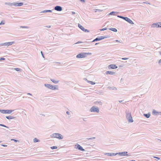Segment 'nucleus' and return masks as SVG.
Returning <instances> with one entry per match:
<instances>
[{
	"label": "nucleus",
	"instance_id": "1",
	"mask_svg": "<svg viewBox=\"0 0 161 161\" xmlns=\"http://www.w3.org/2000/svg\"><path fill=\"white\" fill-rule=\"evenodd\" d=\"M91 53H80L76 56V58H82L86 57L87 55H91Z\"/></svg>",
	"mask_w": 161,
	"mask_h": 161
},
{
	"label": "nucleus",
	"instance_id": "2",
	"mask_svg": "<svg viewBox=\"0 0 161 161\" xmlns=\"http://www.w3.org/2000/svg\"><path fill=\"white\" fill-rule=\"evenodd\" d=\"M52 138H56L58 139H62L63 138V136L60 134L54 133L51 136Z\"/></svg>",
	"mask_w": 161,
	"mask_h": 161
},
{
	"label": "nucleus",
	"instance_id": "3",
	"mask_svg": "<svg viewBox=\"0 0 161 161\" xmlns=\"http://www.w3.org/2000/svg\"><path fill=\"white\" fill-rule=\"evenodd\" d=\"M45 86L47 87V88L52 90H55L58 89L57 86H53L51 84H45Z\"/></svg>",
	"mask_w": 161,
	"mask_h": 161
},
{
	"label": "nucleus",
	"instance_id": "4",
	"mask_svg": "<svg viewBox=\"0 0 161 161\" xmlns=\"http://www.w3.org/2000/svg\"><path fill=\"white\" fill-rule=\"evenodd\" d=\"M13 111V110H0V112L2 114H10Z\"/></svg>",
	"mask_w": 161,
	"mask_h": 161
},
{
	"label": "nucleus",
	"instance_id": "5",
	"mask_svg": "<svg viewBox=\"0 0 161 161\" xmlns=\"http://www.w3.org/2000/svg\"><path fill=\"white\" fill-rule=\"evenodd\" d=\"M90 111L91 112H96L97 113H98L99 112V109L97 107L94 106L91 108L90 109Z\"/></svg>",
	"mask_w": 161,
	"mask_h": 161
},
{
	"label": "nucleus",
	"instance_id": "6",
	"mask_svg": "<svg viewBox=\"0 0 161 161\" xmlns=\"http://www.w3.org/2000/svg\"><path fill=\"white\" fill-rule=\"evenodd\" d=\"M75 147L78 150L82 151H85L84 149H83L82 147H81L80 145L78 144L75 145Z\"/></svg>",
	"mask_w": 161,
	"mask_h": 161
},
{
	"label": "nucleus",
	"instance_id": "7",
	"mask_svg": "<svg viewBox=\"0 0 161 161\" xmlns=\"http://www.w3.org/2000/svg\"><path fill=\"white\" fill-rule=\"evenodd\" d=\"M11 5L15 6H20L23 5V3H14L11 4Z\"/></svg>",
	"mask_w": 161,
	"mask_h": 161
},
{
	"label": "nucleus",
	"instance_id": "8",
	"mask_svg": "<svg viewBox=\"0 0 161 161\" xmlns=\"http://www.w3.org/2000/svg\"><path fill=\"white\" fill-rule=\"evenodd\" d=\"M127 118L129 120V121L130 122H133V121L132 120V117L131 116L130 114H128L127 115Z\"/></svg>",
	"mask_w": 161,
	"mask_h": 161
},
{
	"label": "nucleus",
	"instance_id": "9",
	"mask_svg": "<svg viewBox=\"0 0 161 161\" xmlns=\"http://www.w3.org/2000/svg\"><path fill=\"white\" fill-rule=\"evenodd\" d=\"M125 20L130 24H134V23L128 17H125Z\"/></svg>",
	"mask_w": 161,
	"mask_h": 161
},
{
	"label": "nucleus",
	"instance_id": "10",
	"mask_svg": "<svg viewBox=\"0 0 161 161\" xmlns=\"http://www.w3.org/2000/svg\"><path fill=\"white\" fill-rule=\"evenodd\" d=\"M118 67L116 66L115 64H111L108 66L109 68L112 69H115L117 68Z\"/></svg>",
	"mask_w": 161,
	"mask_h": 161
},
{
	"label": "nucleus",
	"instance_id": "11",
	"mask_svg": "<svg viewBox=\"0 0 161 161\" xmlns=\"http://www.w3.org/2000/svg\"><path fill=\"white\" fill-rule=\"evenodd\" d=\"M54 9L58 11H61L62 10V7L60 6H57L55 7Z\"/></svg>",
	"mask_w": 161,
	"mask_h": 161
},
{
	"label": "nucleus",
	"instance_id": "12",
	"mask_svg": "<svg viewBox=\"0 0 161 161\" xmlns=\"http://www.w3.org/2000/svg\"><path fill=\"white\" fill-rule=\"evenodd\" d=\"M127 152H123L120 153H119V154L120 155V156H125L128 155L127 154Z\"/></svg>",
	"mask_w": 161,
	"mask_h": 161
},
{
	"label": "nucleus",
	"instance_id": "13",
	"mask_svg": "<svg viewBox=\"0 0 161 161\" xmlns=\"http://www.w3.org/2000/svg\"><path fill=\"white\" fill-rule=\"evenodd\" d=\"M14 43V42H6L5 43V45L7 46H9L10 45H12Z\"/></svg>",
	"mask_w": 161,
	"mask_h": 161
},
{
	"label": "nucleus",
	"instance_id": "14",
	"mask_svg": "<svg viewBox=\"0 0 161 161\" xmlns=\"http://www.w3.org/2000/svg\"><path fill=\"white\" fill-rule=\"evenodd\" d=\"M105 154L107 155H108V156H112L115 155L116 154H115L114 153H106Z\"/></svg>",
	"mask_w": 161,
	"mask_h": 161
},
{
	"label": "nucleus",
	"instance_id": "15",
	"mask_svg": "<svg viewBox=\"0 0 161 161\" xmlns=\"http://www.w3.org/2000/svg\"><path fill=\"white\" fill-rule=\"evenodd\" d=\"M106 73L107 74H110V75H113L115 74V72H112V71H107L106 72Z\"/></svg>",
	"mask_w": 161,
	"mask_h": 161
},
{
	"label": "nucleus",
	"instance_id": "16",
	"mask_svg": "<svg viewBox=\"0 0 161 161\" xmlns=\"http://www.w3.org/2000/svg\"><path fill=\"white\" fill-rule=\"evenodd\" d=\"M78 26L81 30H82L83 31H84L85 28L80 24H78Z\"/></svg>",
	"mask_w": 161,
	"mask_h": 161
},
{
	"label": "nucleus",
	"instance_id": "17",
	"mask_svg": "<svg viewBox=\"0 0 161 161\" xmlns=\"http://www.w3.org/2000/svg\"><path fill=\"white\" fill-rule=\"evenodd\" d=\"M152 113L153 115H156L158 114V112L156 111L155 110H153L152 112Z\"/></svg>",
	"mask_w": 161,
	"mask_h": 161
},
{
	"label": "nucleus",
	"instance_id": "18",
	"mask_svg": "<svg viewBox=\"0 0 161 161\" xmlns=\"http://www.w3.org/2000/svg\"><path fill=\"white\" fill-rule=\"evenodd\" d=\"M158 24L155 23L153 24L152 25V27L153 28L155 27H158Z\"/></svg>",
	"mask_w": 161,
	"mask_h": 161
},
{
	"label": "nucleus",
	"instance_id": "19",
	"mask_svg": "<svg viewBox=\"0 0 161 161\" xmlns=\"http://www.w3.org/2000/svg\"><path fill=\"white\" fill-rule=\"evenodd\" d=\"M109 30H111V31H113L114 32L117 31V30L116 28H110Z\"/></svg>",
	"mask_w": 161,
	"mask_h": 161
},
{
	"label": "nucleus",
	"instance_id": "20",
	"mask_svg": "<svg viewBox=\"0 0 161 161\" xmlns=\"http://www.w3.org/2000/svg\"><path fill=\"white\" fill-rule=\"evenodd\" d=\"M51 81H52L53 83H57L58 82V81H57V80H54L53 79H51Z\"/></svg>",
	"mask_w": 161,
	"mask_h": 161
},
{
	"label": "nucleus",
	"instance_id": "21",
	"mask_svg": "<svg viewBox=\"0 0 161 161\" xmlns=\"http://www.w3.org/2000/svg\"><path fill=\"white\" fill-rule=\"evenodd\" d=\"M103 39V38H96L95 39H94L93 41V42H94V41H99V40H101V39Z\"/></svg>",
	"mask_w": 161,
	"mask_h": 161
},
{
	"label": "nucleus",
	"instance_id": "22",
	"mask_svg": "<svg viewBox=\"0 0 161 161\" xmlns=\"http://www.w3.org/2000/svg\"><path fill=\"white\" fill-rule=\"evenodd\" d=\"M33 141L34 142L36 143L39 142V140L36 138H35L33 139Z\"/></svg>",
	"mask_w": 161,
	"mask_h": 161
},
{
	"label": "nucleus",
	"instance_id": "23",
	"mask_svg": "<svg viewBox=\"0 0 161 161\" xmlns=\"http://www.w3.org/2000/svg\"><path fill=\"white\" fill-rule=\"evenodd\" d=\"M6 118L8 119H14V117L11 116H7Z\"/></svg>",
	"mask_w": 161,
	"mask_h": 161
},
{
	"label": "nucleus",
	"instance_id": "24",
	"mask_svg": "<svg viewBox=\"0 0 161 161\" xmlns=\"http://www.w3.org/2000/svg\"><path fill=\"white\" fill-rule=\"evenodd\" d=\"M88 82L92 85H94L95 84V82L92 81H88Z\"/></svg>",
	"mask_w": 161,
	"mask_h": 161
},
{
	"label": "nucleus",
	"instance_id": "25",
	"mask_svg": "<svg viewBox=\"0 0 161 161\" xmlns=\"http://www.w3.org/2000/svg\"><path fill=\"white\" fill-rule=\"evenodd\" d=\"M144 115L147 118H149L150 116V115L149 114H144Z\"/></svg>",
	"mask_w": 161,
	"mask_h": 161
},
{
	"label": "nucleus",
	"instance_id": "26",
	"mask_svg": "<svg viewBox=\"0 0 161 161\" xmlns=\"http://www.w3.org/2000/svg\"><path fill=\"white\" fill-rule=\"evenodd\" d=\"M51 148L52 149H56L57 148V147L56 146H53L51 147Z\"/></svg>",
	"mask_w": 161,
	"mask_h": 161
},
{
	"label": "nucleus",
	"instance_id": "27",
	"mask_svg": "<svg viewBox=\"0 0 161 161\" xmlns=\"http://www.w3.org/2000/svg\"><path fill=\"white\" fill-rule=\"evenodd\" d=\"M158 27H161V22L158 23Z\"/></svg>",
	"mask_w": 161,
	"mask_h": 161
},
{
	"label": "nucleus",
	"instance_id": "28",
	"mask_svg": "<svg viewBox=\"0 0 161 161\" xmlns=\"http://www.w3.org/2000/svg\"><path fill=\"white\" fill-rule=\"evenodd\" d=\"M14 69L17 71H20L21 70L20 69L18 68H15Z\"/></svg>",
	"mask_w": 161,
	"mask_h": 161
},
{
	"label": "nucleus",
	"instance_id": "29",
	"mask_svg": "<svg viewBox=\"0 0 161 161\" xmlns=\"http://www.w3.org/2000/svg\"><path fill=\"white\" fill-rule=\"evenodd\" d=\"M118 17L121 18L122 19H123L124 20H125V17H124L120 16H118Z\"/></svg>",
	"mask_w": 161,
	"mask_h": 161
},
{
	"label": "nucleus",
	"instance_id": "30",
	"mask_svg": "<svg viewBox=\"0 0 161 161\" xmlns=\"http://www.w3.org/2000/svg\"><path fill=\"white\" fill-rule=\"evenodd\" d=\"M51 12V10H47L45 11H44L43 12Z\"/></svg>",
	"mask_w": 161,
	"mask_h": 161
},
{
	"label": "nucleus",
	"instance_id": "31",
	"mask_svg": "<svg viewBox=\"0 0 161 161\" xmlns=\"http://www.w3.org/2000/svg\"><path fill=\"white\" fill-rule=\"evenodd\" d=\"M11 141H14L15 142H18V140H15V139H11Z\"/></svg>",
	"mask_w": 161,
	"mask_h": 161
},
{
	"label": "nucleus",
	"instance_id": "32",
	"mask_svg": "<svg viewBox=\"0 0 161 161\" xmlns=\"http://www.w3.org/2000/svg\"><path fill=\"white\" fill-rule=\"evenodd\" d=\"M153 158H156V159H157L158 160H159L160 159V158H159L156 156H153Z\"/></svg>",
	"mask_w": 161,
	"mask_h": 161
},
{
	"label": "nucleus",
	"instance_id": "33",
	"mask_svg": "<svg viewBox=\"0 0 161 161\" xmlns=\"http://www.w3.org/2000/svg\"><path fill=\"white\" fill-rule=\"evenodd\" d=\"M122 59L123 60H127V59H128V58H122Z\"/></svg>",
	"mask_w": 161,
	"mask_h": 161
},
{
	"label": "nucleus",
	"instance_id": "34",
	"mask_svg": "<svg viewBox=\"0 0 161 161\" xmlns=\"http://www.w3.org/2000/svg\"><path fill=\"white\" fill-rule=\"evenodd\" d=\"M5 59V58H2L0 59V60H3Z\"/></svg>",
	"mask_w": 161,
	"mask_h": 161
},
{
	"label": "nucleus",
	"instance_id": "35",
	"mask_svg": "<svg viewBox=\"0 0 161 161\" xmlns=\"http://www.w3.org/2000/svg\"><path fill=\"white\" fill-rule=\"evenodd\" d=\"M84 31L85 32H89V31L85 29V30Z\"/></svg>",
	"mask_w": 161,
	"mask_h": 161
},
{
	"label": "nucleus",
	"instance_id": "36",
	"mask_svg": "<svg viewBox=\"0 0 161 161\" xmlns=\"http://www.w3.org/2000/svg\"><path fill=\"white\" fill-rule=\"evenodd\" d=\"M2 145L4 147H7V145Z\"/></svg>",
	"mask_w": 161,
	"mask_h": 161
},
{
	"label": "nucleus",
	"instance_id": "37",
	"mask_svg": "<svg viewBox=\"0 0 161 161\" xmlns=\"http://www.w3.org/2000/svg\"><path fill=\"white\" fill-rule=\"evenodd\" d=\"M95 138V137H93V138H88V140H90V139H94Z\"/></svg>",
	"mask_w": 161,
	"mask_h": 161
},
{
	"label": "nucleus",
	"instance_id": "38",
	"mask_svg": "<svg viewBox=\"0 0 161 161\" xmlns=\"http://www.w3.org/2000/svg\"><path fill=\"white\" fill-rule=\"evenodd\" d=\"M106 30V28H103V29H102V30H101V31H104V30Z\"/></svg>",
	"mask_w": 161,
	"mask_h": 161
},
{
	"label": "nucleus",
	"instance_id": "39",
	"mask_svg": "<svg viewBox=\"0 0 161 161\" xmlns=\"http://www.w3.org/2000/svg\"><path fill=\"white\" fill-rule=\"evenodd\" d=\"M0 125L2 126H4V127H5V125H2V124H0Z\"/></svg>",
	"mask_w": 161,
	"mask_h": 161
},
{
	"label": "nucleus",
	"instance_id": "40",
	"mask_svg": "<svg viewBox=\"0 0 161 161\" xmlns=\"http://www.w3.org/2000/svg\"><path fill=\"white\" fill-rule=\"evenodd\" d=\"M72 14H75V12H72Z\"/></svg>",
	"mask_w": 161,
	"mask_h": 161
},
{
	"label": "nucleus",
	"instance_id": "41",
	"mask_svg": "<svg viewBox=\"0 0 161 161\" xmlns=\"http://www.w3.org/2000/svg\"><path fill=\"white\" fill-rule=\"evenodd\" d=\"M21 27L22 28H27V27Z\"/></svg>",
	"mask_w": 161,
	"mask_h": 161
},
{
	"label": "nucleus",
	"instance_id": "42",
	"mask_svg": "<svg viewBox=\"0 0 161 161\" xmlns=\"http://www.w3.org/2000/svg\"><path fill=\"white\" fill-rule=\"evenodd\" d=\"M116 41L117 42H119V41L118 40H116Z\"/></svg>",
	"mask_w": 161,
	"mask_h": 161
},
{
	"label": "nucleus",
	"instance_id": "43",
	"mask_svg": "<svg viewBox=\"0 0 161 161\" xmlns=\"http://www.w3.org/2000/svg\"><path fill=\"white\" fill-rule=\"evenodd\" d=\"M159 63H161V59L160 60H159Z\"/></svg>",
	"mask_w": 161,
	"mask_h": 161
},
{
	"label": "nucleus",
	"instance_id": "44",
	"mask_svg": "<svg viewBox=\"0 0 161 161\" xmlns=\"http://www.w3.org/2000/svg\"><path fill=\"white\" fill-rule=\"evenodd\" d=\"M41 53L42 54V56H43V54H42V51L41 52Z\"/></svg>",
	"mask_w": 161,
	"mask_h": 161
},
{
	"label": "nucleus",
	"instance_id": "45",
	"mask_svg": "<svg viewBox=\"0 0 161 161\" xmlns=\"http://www.w3.org/2000/svg\"><path fill=\"white\" fill-rule=\"evenodd\" d=\"M130 161H136L134 160H131Z\"/></svg>",
	"mask_w": 161,
	"mask_h": 161
},
{
	"label": "nucleus",
	"instance_id": "46",
	"mask_svg": "<svg viewBox=\"0 0 161 161\" xmlns=\"http://www.w3.org/2000/svg\"><path fill=\"white\" fill-rule=\"evenodd\" d=\"M97 10H98V11H101V10H100L97 9Z\"/></svg>",
	"mask_w": 161,
	"mask_h": 161
},
{
	"label": "nucleus",
	"instance_id": "47",
	"mask_svg": "<svg viewBox=\"0 0 161 161\" xmlns=\"http://www.w3.org/2000/svg\"><path fill=\"white\" fill-rule=\"evenodd\" d=\"M28 94L29 95H31V94H30V93H28Z\"/></svg>",
	"mask_w": 161,
	"mask_h": 161
},
{
	"label": "nucleus",
	"instance_id": "48",
	"mask_svg": "<svg viewBox=\"0 0 161 161\" xmlns=\"http://www.w3.org/2000/svg\"><path fill=\"white\" fill-rule=\"evenodd\" d=\"M67 113L68 114H69V113H68V112H67Z\"/></svg>",
	"mask_w": 161,
	"mask_h": 161
},
{
	"label": "nucleus",
	"instance_id": "49",
	"mask_svg": "<svg viewBox=\"0 0 161 161\" xmlns=\"http://www.w3.org/2000/svg\"><path fill=\"white\" fill-rule=\"evenodd\" d=\"M81 1H83V0H80Z\"/></svg>",
	"mask_w": 161,
	"mask_h": 161
}]
</instances>
